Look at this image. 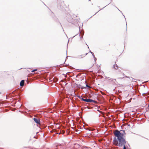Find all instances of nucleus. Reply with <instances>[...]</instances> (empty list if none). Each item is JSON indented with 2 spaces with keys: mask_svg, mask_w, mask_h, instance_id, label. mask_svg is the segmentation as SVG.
Returning <instances> with one entry per match:
<instances>
[{
  "mask_svg": "<svg viewBox=\"0 0 149 149\" xmlns=\"http://www.w3.org/2000/svg\"><path fill=\"white\" fill-rule=\"evenodd\" d=\"M114 135L117 137L118 140L119 141L118 143L116 145L119 146H122L125 145L126 143V141L125 138L123 137V134L121 133L120 131L116 130L113 133Z\"/></svg>",
  "mask_w": 149,
  "mask_h": 149,
  "instance_id": "obj_1",
  "label": "nucleus"
},
{
  "mask_svg": "<svg viewBox=\"0 0 149 149\" xmlns=\"http://www.w3.org/2000/svg\"><path fill=\"white\" fill-rule=\"evenodd\" d=\"M67 17V20L68 22L71 23H73L74 22L73 18L69 14H68Z\"/></svg>",
  "mask_w": 149,
  "mask_h": 149,
  "instance_id": "obj_2",
  "label": "nucleus"
},
{
  "mask_svg": "<svg viewBox=\"0 0 149 149\" xmlns=\"http://www.w3.org/2000/svg\"><path fill=\"white\" fill-rule=\"evenodd\" d=\"M85 102H93L95 103H96V101L90 99H86Z\"/></svg>",
  "mask_w": 149,
  "mask_h": 149,
  "instance_id": "obj_3",
  "label": "nucleus"
},
{
  "mask_svg": "<svg viewBox=\"0 0 149 149\" xmlns=\"http://www.w3.org/2000/svg\"><path fill=\"white\" fill-rule=\"evenodd\" d=\"M73 18L74 20H76V22L79 21V18H77V16H76V15H73Z\"/></svg>",
  "mask_w": 149,
  "mask_h": 149,
  "instance_id": "obj_4",
  "label": "nucleus"
},
{
  "mask_svg": "<svg viewBox=\"0 0 149 149\" xmlns=\"http://www.w3.org/2000/svg\"><path fill=\"white\" fill-rule=\"evenodd\" d=\"M34 121L37 124H40V121L39 119H37L36 118H33Z\"/></svg>",
  "mask_w": 149,
  "mask_h": 149,
  "instance_id": "obj_5",
  "label": "nucleus"
},
{
  "mask_svg": "<svg viewBox=\"0 0 149 149\" xmlns=\"http://www.w3.org/2000/svg\"><path fill=\"white\" fill-rule=\"evenodd\" d=\"M24 80H21L20 83V86L22 87L24 86Z\"/></svg>",
  "mask_w": 149,
  "mask_h": 149,
  "instance_id": "obj_6",
  "label": "nucleus"
},
{
  "mask_svg": "<svg viewBox=\"0 0 149 149\" xmlns=\"http://www.w3.org/2000/svg\"><path fill=\"white\" fill-rule=\"evenodd\" d=\"M88 54V53H86L85 55H81L79 56V58H82L83 57H84L86 55Z\"/></svg>",
  "mask_w": 149,
  "mask_h": 149,
  "instance_id": "obj_7",
  "label": "nucleus"
},
{
  "mask_svg": "<svg viewBox=\"0 0 149 149\" xmlns=\"http://www.w3.org/2000/svg\"><path fill=\"white\" fill-rule=\"evenodd\" d=\"M113 68L117 70L118 69V66L117 65L116 63H115L113 65Z\"/></svg>",
  "mask_w": 149,
  "mask_h": 149,
  "instance_id": "obj_8",
  "label": "nucleus"
},
{
  "mask_svg": "<svg viewBox=\"0 0 149 149\" xmlns=\"http://www.w3.org/2000/svg\"><path fill=\"white\" fill-rule=\"evenodd\" d=\"M106 78L108 79V80H110V81H113V80H115V81H116V79H114L113 80L110 77H106Z\"/></svg>",
  "mask_w": 149,
  "mask_h": 149,
  "instance_id": "obj_9",
  "label": "nucleus"
},
{
  "mask_svg": "<svg viewBox=\"0 0 149 149\" xmlns=\"http://www.w3.org/2000/svg\"><path fill=\"white\" fill-rule=\"evenodd\" d=\"M116 136H115V137L113 139V141L114 142H116V144H117V143L118 142L117 140V139H116Z\"/></svg>",
  "mask_w": 149,
  "mask_h": 149,
  "instance_id": "obj_10",
  "label": "nucleus"
},
{
  "mask_svg": "<svg viewBox=\"0 0 149 149\" xmlns=\"http://www.w3.org/2000/svg\"><path fill=\"white\" fill-rule=\"evenodd\" d=\"M120 132H121V133H123V135L124 134H125V131L124 130H121L120 131Z\"/></svg>",
  "mask_w": 149,
  "mask_h": 149,
  "instance_id": "obj_11",
  "label": "nucleus"
},
{
  "mask_svg": "<svg viewBox=\"0 0 149 149\" xmlns=\"http://www.w3.org/2000/svg\"><path fill=\"white\" fill-rule=\"evenodd\" d=\"M53 79L54 80V81L55 82H57L58 81V79L56 78H54Z\"/></svg>",
  "mask_w": 149,
  "mask_h": 149,
  "instance_id": "obj_12",
  "label": "nucleus"
},
{
  "mask_svg": "<svg viewBox=\"0 0 149 149\" xmlns=\"http://www.w3.org/2000/svg\"><path fill=\"white\" fill-rule=\"evenodd\" d=\"M89 52L91 54H92V55L93 56V57H94L95 56H94V54L92 52H91V50H90V52Z\"/></svg>",
  "mask_w": 149,
  "mask_h": 149,
  "instance_id": "obj_13",
  "label": "nucleus"
},
{
  "mask_svg": "<svg viewBox=\"0 0 149 149\" xmlns=\"http://www.w3.org/2000/svg\"><path fill=\"white\" fill-rule=\"evenodd\" d=\"M81 100L83 101H85V100H86V99H84L82 97H81Z\"/></svg>",
  "mask_w": 149,
  "mask_h": 149,
  "instance_id": "obj_14",
  "label": "nucleus"
},
{
  "mask_svg": "<svg viewBox=\"0 0 149 149\" xmlns=\"http://www.w3.org/2000/svg\"><path fill=\"white\" fill-rule=\"evenodd\" d=\"M37 69H34L33 70H32L31 71V72H34V71H37Z\"/></svg>",
  "mask_w": 149,
  "mask_h": 149,
  "instance_id": "obj_15",
  "label": "nucleus"
},
{
  "mask_svg": "<svg viewBox=\"0 0 149 149\" xmlns=\"http://www.w3.org/2000/svg\"><path fill=\"white\" fill-rule=\"evenodd\" d=\"M94 57V60L95 61V62H96L97 58L95 57V56H94V57Z\"/></svg>",
  "mask_w": 149,
  "mask_h": 149,
  "instance_id": "obj_16",
  "label": "nucleus"
},
{
  "mask_svg": "<svg viewBox=\"0 0 149 149\" xmlns=\"http://www.w3.org/2000/svg\"><path fill=\"white\" fill-rule=\"evenodd\" d=\"M86 87H88V88H91L90 86L87 84H86Z\"/></svg>",
  "mask_w": 149,
  "mask_h": 149,
  "instance_id": "obj_17",
  "label": "nucleus"
},
{
  "mask_svg": "<svg viewBox=\"0 0 149 149\" xmlns=\"http://www.w3.org/2000/svg\"><path fill=\"white\" fill-rule=\"evenodd\" d=\"M77 97L80 99H81V97H82V96H79V95H77Z\"/></svg>",
  "mask_w": 149,
  "mask_h": 149,
  "instance_id": "obj_18",
  "label": "nucleus"
},
{
  "mask_svg": "<svg viewBox=\"0 0 149 149\" xmlns=\"http://www.w3.org/2000/svg\"><path fill=\"white\" fill-rule=\"evenodd\" d=\"M86 148L87 149H92L91 148H90V147H89V148H87V147H86Z\"/></svg>",
  "mask_w": 149,
  "mask_h": 149,
  "instance_id": "obj_19",
  "label": "nucleus"
},
{
  "mask_svg": "<svg viewBox=\"0 0 149 149\" xmlns=\"http://www.w3.org/2000/svg\"><path fill=\"white\" fill-rule=\"evenodd\" d=\"M123 149H126V147H125V145H124V147H123Z\"/></svg>",
  "mask_w": 149,
  "mask_h": 149,
  "instance_id": "obj_20",
  "label": "nucleus"
},
{
  "mask_svg": "<svg viewBox=\"0 0 149 149\" xmlns=\"http://www.w3.org/2000/svg\"><path fill=\"white\" fill-rule=\"evenodd\" d=\"M83 38V36H81V37H80V38H81H81Z\"/></svg>",
  "mask_w": 149,
  "mask_h": 149,
  "instance_id": "obj_21",
  "label": "nucleus"
},
{
  "mask_svg": "<svg viewBox=\"0 0 149 149\" xmlns=\"http://www.w3.org/2000/svg\"><path fill=\"white\" fill-rule=\"evenodd\" d=\"M86 130H88V129L87 128H86V129H85Z\"/></svg>",
  "mask_w": 149,
  "mask_h": 149,
  "instance_id": "obj_22",
  "label": "nucleus"
},
{
  "mask_svg": "<svg viewBox=\"0 0 149 149\" xmlns=\"http://www.w3.org/2000/svg\"><path fill=\"white\" fill-rule=\"evenodd\" d=\"M87 46H88V48H89V47L88 46V45H87Z\"/></svg>",
  "mask_w": 149,
  "mask_h": 149,
  "instance_id": "obj_23",
  "label": "nucleus"
},
{
  "mask_svg": "<svg viewBox=\"0 0 149 149\" xmlns=\"http://www.w3.org/2000/svg\"><path fill=\"white\" fill-rule=\"evenodd\" d=\"M61 133L60 132L59 133V134H61Z\"/></svg>",
  "mask_w": 149,
  "mask_h": 149,
  "instance_id": "obj_24",
  "label": "nucleus"
},
{
  "mask_svg": "<svg viewBox=\"0 0 149 149\" xmlns=\"http://www.w3.org/2000/svg\"><path fill=\"white\" fill-rule=\"evenodd\" d=\"M1 93V92H0V94Z\"/></svg>",
  "mask_w": 149,
  "mask_h": 149,
  "instance_id": "obj_25",
  "label": "nucleus"
}]
</instances>
